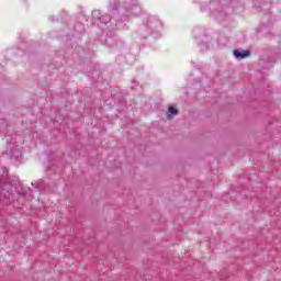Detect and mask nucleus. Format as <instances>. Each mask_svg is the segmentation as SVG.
Returning <instances> with one entry per match:
<instances>
[{"instance_id":"2","label":"nucleus","mask_w":281,"mask_h":281,"mask_svg":"<svg viewBox=\"0 0 281 281\" xmlns=\"http://www.w3.org/2000/svg\"><path fill=\"white\" fill-rule=\"evenodd\" d=\"M169 113L171 115H177V113H179V110H177L175 106H169Z\"/></svg>"},{"instance_id":"3","label":"nucleus","mask_w":281,"mask_h":281,"mask_svg":"<svg viewBox=\"0 0 281 281\" xmlns=\"http://www.w3.org/2000/svg\"><path fill=\"white\" fill-rule=\"evenodd\" d=\"M167 120H172V115L168 114Z\"/></svg>"},{"instance_id":"1","label":"nucleus","mask_w":281,"mask_h":281,"mask_svg":"<svg viewBox=\"0 0 281 281\" xmlns=\"http://www.w3.org/2000/svg\"><path fill=\"white\" fill-rule=\"evenodd\" d=\"M234 56L236 58H247V56H249V50H243V52L234 50Z\"/></svg>"}]
</instances>
